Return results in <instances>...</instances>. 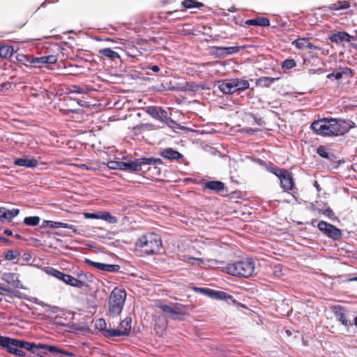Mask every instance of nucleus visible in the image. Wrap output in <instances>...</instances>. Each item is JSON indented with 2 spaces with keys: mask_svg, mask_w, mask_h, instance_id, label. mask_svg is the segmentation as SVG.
Instances as JSON below:
<instances>
[{
  "mask_svg": "<svg viewBox=\"0 0 357 357\" xmlns=\"http://www.w3.org/2000/svg\"><path fill=\"white\" fill-rule=\"evenodd\" d=\"M0 346L5 349L8 353L20 357H25L26 355V352L22 351V349H24L33 354L38 349H45L50 353L60 354L67 356H75L73 353L59 349L54 345L42 343L36 344L34 342H27L23 340L2 336L1 335Z\"/></svg>",
  "mask_w": 357,
  "mask_h": 357,
  "instance_id": "f257e3e1",
  "label": "nucleus"
},
{
  "mask_svg": "<svg viewBox=\"0 0 357 357\" xmlns=\"http://www.w3.org/2000/svg\"><path fill=\"white\" fill-rule=\"evenodd\" d=\"M355 123L350 120L335 118H323L314 121L310 128L318 135L342 136L347 133Z\"/></svg>",
  "mask_w": 357,
  "mask_h": 357,
  "instance_id": "f03ea898",
  "label": "nucleus"
},
{
  "mask_svg": "<svg viewBox=\"0 0 357 357\" xmlns=\"http://www.w3.org/2000/svg\"><path fill=\"white\" fill-rule=\"evenodd\" d=\"M128 157L124 156L122 161V169L130 172H141L142 173L147 172L148 169H144L145 165L153 166L154 170L156 172V174H160V169L159 165L163 164L162 160L160 158H155L153 157L150 158H140L135 159V160H128Z\"/></svg>",
  "mask_w": 357,
  "mask_h": 357,
  "instance_id": "7ed1b4c3",
  "label": "nucleus"
},
{
  "mask_svg": "<svg viewBox=\"0 0 357 357\" xmlns=\"http://www.w3.org/2000/svg\"><path fill=\"white\" fill-rule=\"evenodd\" d=\"M135 246L142 255H157L160 252L162 242L159 234L148 233L137 241Z\"/></svg>",
  "mask_w": 357,
  "mask_h": 357,
  "instance_id": "20e7f679",
  "label": "nucleus"
},
{
  "mask_svg": "<svg viewBox=\"0 0 357 357\" xmlns=\"http://www.w3.org/2000/svg\"><path fill=\"white\" fill-rule=\"evenodd\" d=\"M225 268L229 275L248 278L255 273V266L252 259H246L228 264Z\"/></svg>",
  "mask_w": 357,
  "mask_h": 357,
  "instance_id": "39448f33",
  "label": "nucleus"
},
{
  "mask_svg": "<svg viewBox=\"0 0 357 357\" xmlns=\"http://www.w3.org/2000/svg\"><path fill=\"white\" fill-rule=\"evenodd\" d=\"M126 292L125 289L114 288L108 299V314L112 317L119 316L125 305Z\"/></svg>",
  "mask_w": 357,
  "mask_h": 357,
  "instance_id": "423d86ee",
  "label": "nucleus"
},
{
  "mask_svg": "<svg viewBox=\"0 0 357 357\" xmlns=\"http://www.w3.org/2000/svg\"><path fill=\"white\" fill-rule=\"evenodd\" d=\"M49 273L57 278L58 280L63 282L66 284L72 287L82 288L86 286V281L84 279H77L72 275L66 274L59 270L51 268Z\"/></svg>",
  "mask_w": 357,
  "mask_h": 357,
  "instance_id": "0eeeda50",
  "label": "nucleus"
},
{
  "mask_svg": "<svg viewBox=\"0 0 357 357\" xmlns=\"http://www.w3.org/2000/svg\"><path fill=\"white\" fill-rule=\"evenodd\" d=\"M157 307L161 309L164 312L168 314L169 317L174 320H182L185 316V312H183L185 307L183 305L178 303L170 305L165 303L163 301H160Z\"/></svg>",
  "mask_w": 357,
  "mask_h": 357,
  "instance_id": "6e6552de",
  "label": "nucleus"
},
{
  "mask_svg": "<svg viewBox=\"0 0 357 357\" xmlns=\"http://www.w3.org/2000/svg\"><path fill=\"white\" fill-rule=\"evenodd\" d=\"M317 228L326 236L335 241H340L342 237L341 229L326 221H320L317 225Z\"/></svg>",
  "mask_w": 357,
  "mask_h": 357,
  "instance_id": "1a4fd4ad",
  "label": "nucleus"
},
{
  "mask_svg": "<svg viewBox=\"0 0 357 357\" xmlns=\"http://www.w3.org/2000/svg\"><path fill=\"white\" fill-rule=\"evenodd\" d=\"M245 46H232V47H222L214 46L213 47V54L218 58L226 57L229 55L233 54L239 52L241 50L244 49Z\"/></svg>",
  "mask_w": 357,
  "mask_h": 357,
  "instance_id": "9d476101",
  "label": "nucleus"
},
{
  "mask_svg": "<svg viewBox=\"0 0 357 357\" xmlns=\"http://www.w3.org/2000/svg\"><path fill=\"white\" fill-rule=\"evenodd\" d=\"M331 309L336 320L340 322L348 331L353 324L347 319L344 307L341 305H333Z\"/></svg>",
  "mask_w": 357,
  "mask_h": 357,
  "instance_id": "9b49d317",
  "label": "nucleus"
},
{
  "mask_svg": "<svg viewBox=\"0 0 357 357\" xmlns=\"http://www.w3.org/2000/svg\"><path fill=\"white\" fill-rule=\"evenodd\" d=\"M280 186L284 189V191L292 190L294 198H296L295 194L296 193L294 190L296 188L294 186V182L291 174L287 170L286 173H284L280 178Z\"/></svg>",
  "mask_w": 357,
  "mask_h": 357,
  "instance_id": "f8f14e48",
  "label": "nucleus"
},
{
  "mask_svg": "<svg viewBox=\"0 0 357 357\" xmlns=\"http://www.w3.org/2000/svg\"><path fill=\"white\" fill-rule=\"evenodd\" d=\"M146 113L149 114L152 118L158 120L162 123H163L165 119H167V112L162 109L161 107H149L146 109Z\"/></svg>",
  "mask_w": 357,
  "mask_h": 357,
  "instance_id": "ddd939ff",
  "label": "nucleus"
},
{
  "mask_svg": "<svg viewBox=\"0 0 357 357\" xmlns=\"http://www.w3.org/2000/svg\"><path fill=\"white\" fill-rule=\"evenodd\" d=\"M352 76V71L348 67H340L333 70V73L327 75L326 77L328 79L339 80L343 77H348Z\"/></svg>",
  "mask_w": 357,
  "mask_h": 357,
  "instance_id": "4468645a",
  "label": "nucleus"
},
{
  "mask_svg": "<svg viewBox=\"0 0 357 357\" xmlns=\"http://www.w3.org/2000/svg\"><path fill=\"white\" fill-rule=\"evenodd\" d=\"M328 39L337 44L342 42H351L355 40V37L345 31H337L329 36Z\"/></svg>",
  "mask_w": 357,
  "mask_h": 357,
  "instance_id": "2eb2a0df",
  "label": "nucleus"
},
{
  "mask_svg": "<svg viewBox=\"0 0 357 357\" xmlns=\"http://www.w3.org/2000/svg\"><path fill=\"white\" fill-rule=\"evenodd\" d=\"M203 188L204 189H208L218 194L224 191L227 192V188L225 186V184L220 181H206L204 183Z\"/></svg>",
  "mask_w": 357,
  "mask_h": 357,
  "instance_id": "dca6fc26",
  "label": "nucleus"
},
{
  "mask_svg": "<svg viewBox=\"0 0 357 357\" xmlns=\"http://www.w3.org/2000/svg\"><path fill=\"white\" fill-rule=\"evenodd\" d=\"M218 83V88L223 94L231 95L236 92L233 79L219 81Z\"/></svg>",
  "mask_w": 357,
  "mask_h": 357,
  "instance_id": "f3484780",
  "label": "nucleus"
},
{
  "mask_svg": "<svg viewBox=\"0 0 357 357\" xmlns=\"http://www.w3.org/2000/svg\"><path fill=\"white\" fill-rule=\"evenodd\" d=\"M15 165L26 168H34L38 165V161L33 157L16 158L13 162Z\"/></svg>",
  "mask_w": 357,
  "mask_h": 357,
  "instance_id": "a211bd4d",
  "label": "nucleus"
},
{
  "mask_svg": "<svg viewBox=\"0 0 357 357\" xmlns=\"http://www.w3.org/2000/svg\"><path fill=\"white\" fill-rule=\"evenodd\" d=\"M160 155L165 159L170 160H178L183 158V155L176 150L172 148H166L162 149Z\"/></svg>",
  "mask_w": 357,
  "mask_h": 357,
  "instance_id": "6ab92c4d",
  "label": "nucleus"
},
{
  "mask_svg": "<svg viewBox=\"0 0 357 357\" xmlns=\"http://www.w3.org/2000/svg\"><path fill=\"white\" fill-rule=\"evenodd\" d=\"M199 86L195 82H185L181 87L178 86H169L167 90L169 91H189L191 92H196L199 90Z\"/></svg>",
  "mask_w": 357,
  "mask_h": 357,
  "instance_id": "aec40b11",
  "label": "nucleus"
},
{
  "mask_svg": "<svg viewBox=\"0 0 357 357\" xmlns=\"http://www.w3.org/2000/svg\"><path fill=\"white\" fill-rule=\"evenodd\" d=\"M19 213L20 209L18 208H13L12 210H9L5 207H1L0 221H3V220H8L10 221L15 217L17 216Z\"/></svg>",
  "mask_w": 357,
  "mask_h": 357,
  "instance_id": "412c9836",
  "label": "nucleus"
},
{
  "mask_svg": "<svg viewBox=\"0 0 357 357\" xmlns=\"http://www.w3.org/2000/svg\"><path fill=\"white\" fill-rule=\"evenodd\" d=\"M279 79L280 77H260L257 79L256 85L261 87L269 88Z\"/></svg>",
  "mask_w": 357,
  "mask_h": 357,
  "instance_id": "4be33fe9",
  "label": "nucleus"
},
{
  "mask_svg": "<svg viewBox=\"0 0 357 357\" xmlns=\"http://www.w3.org/2000/svg\"><path fill=\"white\" fill-rule=\"evenodd\" d=\"M34 65L36 64H54L57 61V56L48 55L40 57H34Z\"/></svg>",
  "mask_w": 357,
  "mask_h": 357,
  "instance_id": "5701e85b",
  "label": "nucleus"
},
{
  "mask_svg": "<svg viewBox=\"0 0 357 357\" xmlns=\"http://www.w3.org/2000/svg\"><path fill=\"white\" fill-rule=\"evenodd\" d=\"M245 23L248 25L259 26L262 27H266L270 25L269 20L264 17L248 20Z\"/></svg>",
  "mask_w": 357,
  "mask_h": 357,
  "instance_id": "b1692460",
  "label": "nucleus"
},
{
  "mask_svg": "<svg viewBox=\"0 0 357 357\" xmlns=\"http://www.w3.org/2000/svg\"><path fill=\"white\" fill-rule=\"evenodd\" d=\"M235 91H243L250 88V83L248 80L238 78L233 79Z\"/></svg>",
  "mask_w": 357,
  "mask_h": 357,
  "instance_id": "393cba45",
  "label": "nucleus"
},
{
  "mask_svg": "<svg viewBox=\"0 0 357 357\" xmlns=\"http://www.w3.org/2000/svg\"><path fill=\"white\" fill-rule=\"evenodd\" d=\"M14 48L11 45H0V57L4 59H9L13 56L14 54Z\"/></svg>",
  "mask_w": 357,
  "mask_h": 357,
  "instance_id": "a878e982",
  "label": "nucleus"
},
{
  "mask_svg": "<svg viewBox=\"0 0 357 357\" xmlns=\"http://www.w3.org/2000/svg\"><path fill=\"white\" fill-rule=\"evenodd\" d=\"M34 57L29 55H25L23 54H17L15 55V59L17 61L22 65L28 66V64H34Z\"/></svg>",
  "mask_w": 357,
  "mask_h": 357,
  "instance_id": "bb28decb",
  "label": "nucleus"
},
{
  "mask_svg": "<svg viewBox=\"0 0 357 357\" xmlns=\"http://www.w3.org/2000/svg\"><path fill=\"white\" fill-rule=\"evenodd\" d=\"M266 169H267L268 172L273 174L274 175H275L279 178H280V176L284 173L287 172V169L279 168L278 167H277L276 165H275L272 162H268V165L266 167Z\"/></svg>",
  "mask_w": 357,
  "mask_h": 357,
  "instance_id": "cd10ccee",
  "label": "nucleus"
},
{
  "mask_svg": "<svg viewBox=\"0 0 357 357\" xmlns=\"http://www.w3.org/2000/svg\"><path fill=\"white\" fill-rule=\"evenodd\" d=\"M131 324H132V318L130 317H126L120 323V328H121L122 332L126 333L125 336H129L131 331Z\"/></svg>",
  "mask_w": 357,
  "mask_h": 357,
  "instance_id": "c85d7f7f",
  "label": "nucleus"
},
{
  "mask_svg": "<svg viewBox=\"0 0 357 357\" xmlns=\"http://www.w3.org/2000/svg\"><path fill=\"white\" fill-rule=\"evenodd\" d=\"M194 291L197 293H202L204 295L208 296L209 298H214L215 297L216 293L218 290L209 289V288H203V287H194Z\"/></svg>",
  "mask_w": 357,
  "mask_h": 357,
  "instance_id": "c756f323",
  "label": "nucleus"
},
{
  "mask_svg": "<svg viewBox=\"0 0 357 357\" xmlns=\"http://www.w3.org/2000/svg\"><path fill=\"white\" fill-rule=\"evenodd\" d=\"M100 219L105 220L110 224L116 223L118 221V218L116 216L112 215L108 211H100Z\"/></svg>",
  "mask_w": 357,
  "mask_h": 357,
  "instance_id": "7c9ffc66",
  "label": "nucleus"
},
{
  "mask_svg": "<svg viewBox=\"0 0 357 357\" xmlns=\"http://www.w3.org/2000/svg\"><path fill=\"white\" fill-rule=\"evenodd\" d=\"M100 54L102 55L114 60L115 59L119 58V54L112 50L111 48H104L99 51Z\"/></svg>",
  "mask_w": 357,
  "mask_h": 357,
  "instance_id": "2f4dec72",
  "label": "nucleus"
},
{
  "mask_svg": "<svg viewBox=\"0 0 357 357\" xmlns=\"http://www.w3.org/2000/svg\"><path fill=\"white\" fill-rule=\"evenodd\" d=\"M40 221V218L39 216H28L24 218V224H25L27 226H37Z\"/></svg>",
  "mask_w": 357,
  "mask_h": 357,
  "instance_id": "473e14b6",
  "label": "nucleus"
},
{
  "mask_svg": "<svg viewBox=\"0 0 357 357\" xmlns=\"http://www.w3.org/2000/svg\"><path fill=\"white\" fill-rule=\"evenodd\" d=\"M125 334L126 333L122 332L121 330L119 329H107V331H105V333L104 335L106 337H121V336H125Z\"/></svg>",
  "mask_w": 357,
  "mask_h": 357,
  "instance_id": "72a5a7b5",
  "label": "nucleus"
},
{
  "mask_svg": "<svg viewBox=\"0 0 357 357\" xmlns=\"http://www.w3.org/2000/svg\"><path fill=\"white\" fill-rule=\"evenodd\" d=\"M163 123L174 130L176 129H184L183 126H181L179 124H178L175 121L169 117L168 115H167V119L164 120Z\"/></svg>",
  "mask_w": 357,
  "mask_h": 357,
  "instance_id": "f704fd0d",
  "label": "nucleus"
},
{
  "mask_svg": "<svg viewBox=\"0 0 357 357\" xmlns=\"http://www.w3.org/2000/svg\"><path fill=\"white\" fill-rule=\"evenodd\" d=\"M63 222H55L52 220H43L40 228L51 227V228H62Z\"/></svg>",
  "mask_w": 357,
  "mask_h": 357,
  "instance_id": "c9c22d12",
  "label": "nucleus"
},
{
  "mask_svg": "<svg viewBox=\"0 0 357 357\" xmlns=\"http://www.w3.org/2000/svg\"><path fill=\"white\" fill-rule=\"evenodd\" d=\"M329 157L330 158H326V160H328L333 168H337L340 164L344 162V160H338L337 157L334 153H331Z\"/></svg>",
  "mask_w": 357,
  "mask_h": 357,
  "instance_id": "e433bc0d",
  "label": "nucleus"
},
{
  "mask_svg": "<svg viewBox=\"0 0 357 357\" xmlns=\"http://www.w3.org/2000/svg\"><path fill=\"white\" fill-rule=\"evenodd\" d=\"M308 42V39L305 38H299L294 40L291 43L296 48L302 50L306 48V45Z\"/></svg>",
  "mask_w": 357,
  "mask_h": 357,
  "instance_id": "4c0bfd02",
  "label": "nucleus"
},
{
  "mask_svg": "<svg viewBox=\"0 0 357 357\" xmlns=\"http://www.w3.org/2000/svg\"><path fill=\"white\" fill-rule=\"evenodd\" d=\"M120 266L117 264H104L102 265V271H106L109 273H117L119 271Z\"/></svg>",
  "mask_w": 357,
  "mask_h": 357,
  "instance_id": "58836bf2",
  "label": "nucleus"
},
{
  "mask_svg": "<svg viewBox=\"0 0 357 357\" xmlns=\"http://www.w3.org/2000/svg\"><path fill=\"white\" fill-rule=\"evenodd\" d=\"M126 54L128 56L135 58L142 54V52L138 50V47L135 46L128 47L126 49Z\"/></svg>",
  "mask_w": 357,
  "mask_h": 357,
  "instance_id": "ea45409f",
  "label": "nucleus"
},
{
  "mask_svg": "<svg viewBox=\"0 0 357 357\" xmlns=\"http://www.w3.org/2000/svg\"><path fill=\"white\" fill-rule=\"evenodd\" d=\"M96 328L98 329L101 333L104 335L105 333V331H107V324L104 319H99L96 322Z\"/></svg>",
  "mask_w": 357,
  "mask_h": 357,
  "instance_id": "a19ab883",
  "label": "nucleus"
},
{
  "mask_svg": "<svg viewBox=\"0 0 357 357\" xmlns=\"http://www.w3.org/2000/svg\"><path fill=\"white\" fill-rule=\"evenodd\" d=\"M281 66L284 70H291L296 66V63L292 59H287L282 61Z\"/></svg>",
  "mask_w": 357,
  "mask_h": 357,
  "instance_id": "79ce46f5",
  "label": "nucleus"
},
{
  "mask_svg": "<svg viewBox=\"0 0 357 357\" xmlns=\"http://www.w3.org/2000/svg\"><path fill=\"white\" fill-rule=\"evenodd\" d=\"M317 153L323 158H330L329 155L331 153L328 152L327 149L325 146L321 145L317 149Z\"/></svg>",
  "mask_w": 357,
  "mask_h": 357,
  "instance_id": "37998d69",
  "label": "nucleus"
},
{
  "mask_svg": "<svg viewBox=\"0 0 357 357\" xmlns=\"http://www.w3.org/2000/svg\"><path fill=\"white\" fill-rule=\"evenodd\" d=\"M122 161L110 160L107 163V166L111 169H122Z\"/></svg>",
  "mask_w": 357,
  "mask_h": 357,
  "instance_id": "c03bdc74",
  "label": "nucleus"
},
{
  "mask_svg": "<svg viewBox=\"0 0 357 357\" xmlns=\"http://www.w3.org/2000/svg\"><path fill=\"white\" fill-rule=\"evenodd\" d=\"M20 255V252L18 251H14L13 250H9L6 252L5 259L8 261L15 259Z\"/></svg>",
  "mask_w": 357,
  "mask_h": 357,
  "instance_id": "a18cd8bd",
  "label": "nucleus"
},
{
  "mask_svg": "<svg viewBox=\"0 0 357 357\" xmlns=\"http://www.w3.org/2000/svg\"><path fill=\"white\" fill-rule=\"evenodd\" d=\"M85 263L88 265H90L100 271H102L103 263L100 262H96L93 261H91L89 259H85Z\"/></svg>",
  "mask_w": 357,
  "mask_h": 357,
  "instance_id": "49530a36",
  "label": "nucleus"
},
{
  "mask_svg": "<svg viewBox=\"0 0 357 357\" xmlns=\"http://www.w3.org/2000/svg\"><path fill=\"white\" fill-rule=\"evenodd\" d=\"M78 278L77 279H84L86 281V286H88V282H92L93 280V275L90 273H81L77 275Z\"/></svg>",
  "mask_w": 357,
  "mask_h": 357,
  "instance_id": "de8ad7c7",
  "label": "nucleus"
},
{
  "mask_svg": "<svg viewBox=\"0 0 357 357\" xmlns=\"http://www.w3.org/2000/svg\"><path fill=\"white\" fill-rule=\"evenodd\" d=\"M322 213L330 219L334 220L335 218V213L330 207H327L322 211Z\"/></svg>",
  "mask_w": 357,
  "mask_h": 357,
  "instance_id": "09e8293b",
  "label": "nucleus"
},
{
  "mask_svg": "<svg viewBox=\"0 0 357 357\" xmlns=\"http://www.w3.org/2000/svg\"><path fill=\"white\" fill-rule=\"evenodd\" d=\"M84 217L86 219H100V211L96 213H84Z\"/></svg>",
  "mask_w": 357,
  "mask_h": 357,
  "instance_id": "8fccbe9b",
  "label": "nucleus"
},
{
  "mask_svg": "<svg viewBox=\"0 0 357 357\" xmlns=\"http://www.w3.org/2000/svg\"><path fill=\"white\" fill-rule=\"evenodd\" d=\"M228 298V294L222 291H217L215 299L225 301Z\"/></svg>",
  "mask_w": 357,
  "mask_h": 357,
  "instance_id": "3c124183",
  "label": "nucleus"
},
{
  "mask_svg": "<svg viewBox=\"0 0 357 357\" xmlns=\"http://www.w3.org/2000/svg\"><path fill=\"white\" fill-rule=\"evenodd\" d=\"M195 0H184L181 4L184 8L191 9L195 8Z\"/></svg>",
  "mask_w": 357,
  "mask_h": 357,
  "instance_id": "603ef678",
  "label": "nucleus"
},
{
  "mask_svg": "<svg viewBox=\"0 0 357 357\" xmlns=\"http://www.w3.org/2000/svg\"><path fill=\"white\" fill-rule=\"evenodd\" d=\"M252 118L254 120L255 123H256L258 126H263L265 124V121L263 120L262 118L258 117L255 114H251Z\"/></svg>",
  "mask_w": 357,
  "mask_h": 357,
  "instance_id": "864d4df0",
  "label": "nucleus"
},
{
  "mask_svg": "<svg viewBox=\"0 0 357 357\" xmlns=\"http://www.w3.org/2000/svg\"><path fill=\"white\" fill-rule=\"evenodd\" d=\"M62 228H65V229H71L73 233L75 234H78V229L77 228L76 226L75 225H69V224H67V223H64L63 222V225H62Z\"/></svg>",
  "mask_w": 357,
  "mask_h": 357,
  "instance_id": "5fc2aeb1",
  "label": "nucleus"
},
{
  "mask_svg": "<svg viewBox=\"0 0 357 357\" xmlns=\"http://www.w3.org/2000/svg\"><path fill=\"white\" fill-rule=\"evenodd\" d=\"M144 69L151 70L154 73H158L160 70V67L157 65H148Z\"/></svg>",
  "mask_w": 357,
  "mask_h": 357,
  "instance_id": "6e6d98bb",
  "label": "nucleus"
},
{
  "mask_svg": "<svg viewBox=\"0 0 357 357\" xmlns=\"http://www.w3.org/2000/svg\"><path fill=\"white\" fill-rule=\"evenodd\" d=\"M338 4H339V8H340L341 10H344V9H347L348 8H349L350 6V3L347 1H338Z\"/></svg>",
  "mask_w": 357,
  "mask_h": 357,
  "instance_id": "4d7b16f0",
  "label": "nucleus"
},
{
  "mask_svg": "<svg viewBox=\"0 0 357 357\" xmlns=\"http://www.w3.org/2000/svg\"><path fill=\"white\" fill-rule=\"evenodd\" d=\"M10 296L11 298L13 297H17V298H22V293L18 290H15V289H12V291H11V293L10 294Z\"/></svg>",
  "mask_w": 357,
  "mask_h": 357,
  "instance_id": "13d9d810",
  "label": "nucleus"
},
{
  "mask_svg": "<svg viewBox=\"0 0 357 357\" xmlns=\"http://www.w3.org/2000/svg\"><path fill=\"white\" fill-rule=\"evenodd\" d=\"M225 301L228 303V304H234V305H238V303L237 302V301L234 298L233 296H231V294H228V298H227V300H225Z\"/></svg>",
  "mask_w": 357,
  "mask_h": 357,
  "instance_id": "bf43d9fd",
  "label": "nucleus"
},
{
  "mask_svg": "<svg viewBox=\"0 0 357 357\" xmlns=\"http://www.w3.org/2000/svg\"><path fill=\"white\" fill-rule=\"evenodd\" d=\"M136 43L140 47L142 50H145V48L142 47L147 44V41L145 39H137Z\"/></svg>",
  "mask_w": 357,
  "mask_h": 357,
  "instance_id": "052dcab7",
  "label": "nucleus"
},
{
  "mask_svg": "<svg viewBox=\"0 0 357 357\" xmlns=\"http://www.w3.org/2000/svg\"><path fill=\"white\" fill-rule=\"evenodd\" d=\"M327 8H328V10H333V11L340 10H341L340 8H339L338 3H337L331 4V5L328 6Z\"/></svg>",
  "mask_w": 357,
  "mask_h": 357,
  "instance_id": "680f3d73",
  "label": "nucleus"
},
{
  "mask_svg": "<svg viewBox=\"0 0 357 357\" xmlns=\"http://www.w3.org/2000/svg\"><path fill=\"white\" fill-rule=\"evenodd\" d=\"M31 255L28 252L24 253L22 257V260L24 261H29V260H31Z\"/></svg>",
  "mask_w": 357,
  "mask_h": 357,
  "instance_id": "e2e57ef3",
  "label": "nucleus"
},
{
  "mask_svg": "<svg viewBox=\"0 0 357 357\" xmlns=\"http://www.w3.org/2000/svg\"><path fill=\"white\" fill-rule=\"evenodd\" d=\"M306 49L315 50H319V47L313 45L312 43H311L308 41L306 45Z\"/></svg>",
  "mask_w": 357,
  "mask_h": 357,
  "instance_id": "0e129e2a",
  "label": "nucleus"
},
{
  "mask_svg": "<svg viewBox=\"0 0 357 357\" xmlns=\"http://www.w3.org/2000/svg\"><path fill=\"white\" fill-rule=\"evenodd\" d=\"M0 290L8 292L10 294L12 289L10 287H6L3 284H0Z\"/></svg>",
  "mask_w": 357,
  "mask_h": 357,
  "instance_id": "69168bd1",
  "label": "nucleus"
},
{
  "mask_svg": "<svg viewBox=\"0 0 357 357\" xmlns=\"http://www.w3.org/2000/svg\"><path fill=\"white\" fill-rule=\"evenodd\" d=\"M259 130L258 128H250L246 129V132H247L248 134L252 135V134H254V133H255V132H259Z\"/></svg>",
  "mask_w": 357,
  "mask_h": 357,
  "instance_id": "338daca9",
  "label": "nucleus"
},
{
  "mask_svg": "<svg viewBox=\"0 0 357 357\" xmlns=\"http://www.w3.org/2000/svg\"><path fill=\"white\" fill-rule=\"evenodd\" d=\"M255 162H256L257 163H258V164H259V165H261V166H264L266 168V167H267V165H268V163H266L265 161H264L263 160L259 159V158L256 159V160H255Z\"/></svg>",
  "mask_w": 357,
  "mask_h": 357,
  "instance_id": "774afa93",
  "label": "nucleus"
}]
</instances>
